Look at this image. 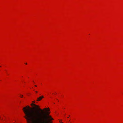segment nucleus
I'll return each instance as SVG.
<instances>
[{
	"label": "nucleus",
	"instance_id": "f257e3e1",
	"mask_svg": "<svg viewBox=\"0 0 123 123\" xmlns=\"http://www.w3.org/2000/svg\"><path fill=\"white\" fill-rule=\"evenodd\" d=\"M31 105L38 110H35L28 106L23 108L25 114L24 117L27 120V123H51V121L53 119L49 114V113L47 111L50 110L49 108L44 109L45 111V112L34 104L32 103Z\"/></svg>",
	"mask_w": 123,
	"mask_h": 123
},
{
	"label": "nucleus",
	"instance_id": "f03ea898",
	"mask_svg": "<svg viewBox=\"0 0 123 123\" xmlns=\"http://www.w3.org/2000/svg\"><path fill=\"white\" fill-rule=\"evenodd\" d=\"M44 97L43 96H40L39 98H37V101H39L41 100Z\"/></svg>",
	"mask_w": 123,
	"mask_h": 123
},
{
	"label": "nucleus",
	"instance_id": "7ed1b4c3",
	"mask_svg": "<svg viewBox=\"0 0 123 123\" xmlns=\"http://www.w3.org/2000/svg\"><path fill=\"white\" fill-rule=\"evenodd\" d=\"M20 98H22L23 97V95H22L21 94H20Z\"/></svg>",
	"mask_w": 123,
	"mask_h": 123
},
{
	"label": "nucleus",
	"instance_id": "20e7f679",
	"mask_svg": "<svg viewBox=\"0 0 123 123\" xmlns=\"http://www.w3.org/2000/svg\"><path fill=\"white\" fill-rule=\"evenodd\" d=\"M35 92H36V93H37V92H37V91H36Z\"/></svg>",
	"mask_w": 123,
	"mask_h": 123
},
{
	"label": "nucleus",
	"instance_id": "39448f33",
	"mask_svg": "<svg viewBox=\"0 0 123 123\" xmlns=\"http://www.w3.org/2000/svg\"><path fill=\"white\" fill-rule=\"evenodd\" d=\"M33 102L34 103H35V101H34Z\"/></svg>",
	"mask_w": 123,
	"mask_h": 123
},
{
	"label": "nucleus",
	"instance_id": "423d86ee",
	"mask_svg": "<svg viewBox=\"0 0 123 123\" xmlns=\"http://www.w3.org/2000/svg\"><path fill=\"white\" fill-rule=\"evenodd\" d=\"M35 87H37V85H35Z\"/></svg>",
	"mask_w": 123,
	"mask_h": 123
},
{
	"label": "nucleus",
	"instance_id": "0eeeda50",
	"mask_svg": "<svg viewBox=\"0 0 123 123\" xmlns=\"http://www.w3.org/2000/svg\"><path fill=\"white\" fill-rule=\"evenodd\" d=\"M25 64H27V63H25Z\"/></svg>",
	"mask_w": 123,
	"mask_h": 123
},
{
	"label": "nucleus",
	"instance_id": "6e6552de",
	"mask_svg": "<svg viewBox=\"0 0 123 123\" xmlns=\"http://www.w3.org/2000/svg\"><path fill=\"white\" fill-rule=\"evenodd\" d=\"M60 123H61V122H60Z\"/></svg>",
	"mask_w": 123,
	"mask_h": 123
},
{
	"label": "nucleus",
	"instance_id": "1a4fd4ad",
	"mask_svg": "<svg viewBox=\"0 0 123 123\" xmlns=\"http://www.w3.org/2000/svg\"><path fill=\"white\" fill-rule=\"evenodd\" d=\"M0 67H1V66H0Z\"/></svg>",
	"mask_w": 123,
	"mask_h": 123
}]
</instances>
